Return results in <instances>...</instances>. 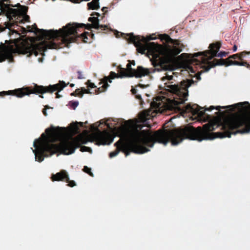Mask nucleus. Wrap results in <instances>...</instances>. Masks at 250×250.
<instances>
[{
  "instance_id": "34",
  "label": "nucleus",
  "mask_w": 250,
  "mask_h": 250,
  "mask_svg": "<svg viewBox=\"0 0 250 250\" xmlns=\"http://www.w3.org/2000/svg\"><path fill=\"white\" fill-rule=\"evenodd\" d=\"M79 102L78 101H74L71 102V104H70V106L72 107L73 109H76L77 106H78Z\"/></svg>"
},
{
  "instance_id": "41",
  "label": "nucleus",
  "mask_w": 250,
  "mask_h": 250,
  "mask_svg": "<svg viewBox=\"0 0 250 250\" xmlns=\"http://www.w3.org/2000/svg\"><path fill=\"white\" fill-rule=\"evenodd\" d=\"M237 46L236 45H234V46H233V48H232V50H233V52H235L237 51Z\"/></svg>"
},
{
  "instance_id": "31",
  "label": "nucleus",
  "mask_w": 250,
  "mask_h": 250,
  "mask_svg": "<svg viewBox=\"0 0 250 250\" xmlns=\"http://www.w3.org/2000/svg\"><path fill=\"white\" fill-rule=\"evenodd\" d=\"M86 84L87 85V87H89V88H91L96 87L95 84L94 83H92L90 82L89 80L87 81V82H86Z\"/></svg>"
},
{
  "instance_id": "6",
  "label": "nucleus",
  "mask_w": 250,
  "mask_h": 250,
  "mask_svg": "<svg viewBox=\"0 0 250 250\" xmlns=\"http://www.w3.org/2000/svg\"><path fill=\"white\" fill-rule=\"evenodd\" d=\"M10 0H0V16H5L8 21L4 23V28L9 30L14 28L18 23L29 21V16L27 15L28 7L18 3L15 5L10 4Z\"/></svg>"
},
{
  "instance_id": "27",
  "label": "nucleus",
  "mask_w": 250,
  "mask_h": 250,
  "mask_svg": "<svg viewBox=\"0 0 250 250\" xmlns=\"http://www.w3.org/2000/svg\"><path fill=\"white\" fill-rule=\"evenodd\" d=\"M150 73V72L147 69L143 68L142 67L141 68V76H146L148 75V74Z\"/></svg>"
},
{
  "instance_id": "39",
  "label": "nucleus",
  "mask_w": 250,
  "mask_h": 250,
  "mask_svg": "<svg viewBox=\"0 0 250 250\" xmlns=\"http://www.w3.org/2000/svg\"><path fill=\"white\" fill-rule=\"evenodd\" d=\"M91 16H97L98 17H99L100 16V14L97 12H93V13L91 14Z\"/></svg>"
},
{
  "instance_id": "2",
  "label": "nucleus",
  "mask_w": 250,
  "mask_h": 250,
  "mask_svg": "<svg viewBox=\"0 0 250 250\" xmlns=\"http://www.w3.org/2000/svg\"><path fill=\"white\" fill-rule=\"evenodd\" d=\"M193 83V80L189 79L181 82L179 85L173 84V82L166 83H165V89L174 94V99H170L165 97H157L156 101L151 103L150 105L155 109V110L159 112H163L166 108L171 110L176 109L184 113H191L192 115L198 117V119L206 121V117L207 120L210 118L209 115L205 113L206 111H211L213 109L220 111V109L231 108L233 106L241 109L243 107V105L249 104L248 102H244L237 103L233 105L217 106L216 107L211 105L209 107L205 108L203 110L202 109L204 108L198 106L196 104L192 105L189 104L181 108L179 106L180 104H184L187 101L188 88Z\"/></svg>"
},
{
  "instance_id": "5",
  "label": "nucleus",
  "mask_w": 250,
  "mask_h": 250,
  "mask_svg": "<svg viewBox=\"0 0 250 250\" xmlns=\"http://www.w3.org/2000/svg\"><path fill=\"white\" fill-rule=\"evenodd\" d=\"M137 119L126 121L125 134L120 144V151L125 156L130 152L140 154V112L138 113Z\"/></svg>"
},
{
  "instance_id": "10",
  "label": "nucleus",
  "mask_w": 250,
  "mask_h": 250,
  "mask_svg": "<svg viewBox=\"0 0 250 250\" xmlns=\"http://www.w3.org/2000/svg\"><path fill=\"white\" fill-rule=\"evenodd\" d=\"M69 24H72V26L75 27L76 33L68 35L66 40H62V42L64 43H70L75 42H76L77 39L78 38L82 39L83 42H87V36H90L92 38L94 37L93 34L91 35L87 32H85L84 33L79 35L77 31L79 30V28L85 27V29L88 30H90L92 28H95L97 30H101V31L107 30L108 29L107 26L105 25H100L95 23H87V24H85L84 23L78 24L76 23H69Z\"/></svg>"
},
{
  "instance_id": "7",
  "label": "nucleus",
  "mask_w": 250,
  "mask_h": 250,
  "mask_svg": "<svg viewBox=\"0 0 250 250\" xmlns=\"http://www.w3.org/2000/svg\"><path fill=\"white\" fill-rule=\"evenodd\" d=\"M27 28L28 31L34 32L36 34H39L42 39L49 40L42 42V45L43 51H45L48 49L57 48L59 45L54 42L55 40L61 38L62 40H65L68 35L76 33L75 30L76 28L74 26H72L71 24H67L66 26H63L62 28L58 30L40 29L37 28V24L35 23L31 27L28 26Z\"/></svg>"
},
{
  "instance_id": "21",
  "label": "nucleus",
  "mask_w": 250,
  "mask_h": 250,
  "mask_svg": "<svg viewBox=\"0 0 250 250\" xmlns=\"http://www.w3.org/2000/svg\"><path fill=\"white\" fill-rule=\"evenodd\" d=\"M88 21L91 22L92 24L95 23L96 25L99 24V19L98 17H89L88 18Z\"/></svg>"
},
{
  "instance_id": "20",
  "label": "nucleus",
  "mask_w": 250,
  "mask_h": 250,
  "mask_svg": "<svg viewBox=\"0 0 250 250\" xmlns=\"http://www.w3.org/2000/svg\"><path fill=\"white\" fill-rule=\"evenodd\" d=\"M120 143H121V139H120L119 140H118L117 142H116L115 143L114 146L117 148H116V149L115 151H113V152L109 153V157H110V158L114 157L116 156V155H117L118 154V153L120 152Z\"/></svg>"
},
{
  "instance_id": "36",
  "label": "nucleus",
  "mask_w": 250,
  "mask_h": 250,
  "mask_svg": "<svg viewBox=\"0 0 250 250\" xmlns=\"http://www.w3.org/2000/svg\"><path fill=\"white\" fill-rule=\"evenodd\" d=\"M49 108V107L48 105H45V108L43 109V110H42V112H43V114L45 116H47V113L46 112V109Z\"/></svg>"
},
{
  "instance_id": "30",
  "label": "nucleus",
  "mask_w": 250,
  "mask_h": 250,
  "mask_svg": "<svg viewBox=\"0 0 250 250\" xmlns=\"http://www.w3.org/2000/svg\"><path fill=\"white\" fill-rule=\"evenodd\" d=\"M54 0H52V1H54ZM65 0L69 1L74 3H79L83 1H88L89 0Z\"/></svg>"
},
{
  "instance_id": "4",
  "label": "nucleus",
  "mask_w": 250,
  "mask_h": 250,
  "mask_svg": "<svg viewBox=\"0 0 250 250\" xmlns=\"http://www.w3.org/2000/svg\"><path fill=\"white\" fill-rule=\"evenodd\" d=\"M87 142V139L82 135L71 140L65 139L61 141L59 144L43 142L38 139L33 143L35 149L33 150V152L35 153V160L41 162L43 161L44 157L50 156L57 152L63 155L72 154L81 145L86 144Z\"/></svg>"
},
{
  "instance_id": "32",
  "label": "nucleus",
  "mask_w": 250,
  "mask_h": 250,
  "mask_svg": "<svg viewBox=\"0 0 250 250\" xmlns=\"http://www.w3.org/2000/svg\"><path fill=\"white\" fill-rule=\"evenodd\" d=\"M79 147L81 148L80 150L82 152L89 151V150L90 149V147H87L84 146H80V147Z\"/></svg>"
},
{
  "instance_id": "17",
  "label": "nucleus",
  "mask_w": 250,
  "mask_h": 250,
  "mask_svg": "<svg viewBox=\"0 0 250 250\" xmlns=\"http://www.w3.org/2000/svg\"><path fill=\"white\" fill-rule=\"evenodd\" d=\"M69 176L67 171L65 170H62L59 172H57L55 174L52 175L51 180L52 181H68Z\"/></svg>"
},
{
  "instance_id": "48",
  "label": "nucleus",
  "mask_w": 250,
  "mask_h": 250,
  "mask_svg": "<svg viewBox=\"0 0 250 250\" xmlns=\"http://www.w3.org/2000/svg\"><path fill=\"white\" fill-rule=\"evenodd\" d=\"M141 102H142V104H143L144 102L143 100L141 101Z\"/></svg>"
},
{
  "instance_id": "8",
  "label": "nucleus",
  "mask_w": 250,
  "mask_h": 250,
  "mask_svg": "<svg viewBox=\"0 0 250 250\" xmlns=\"http://www.w3.org/2000/svg\"><path fill=\"white\" fill-rule=\"evenodd\" d=\"M69 84V83H66L65 82L61 81H60L58 83L54 85H50L47 86L35 84L33 86L25 87L21 88H17L15 90L0 92V96H5L7 95H12L16 96L18 98H21L25 96H29L31 94H41L39 96L40 97L43 98V96L42 95V94L45 93L51 94L57 91L58 92L56 93V98L59 99L61 98L62 96L59 94L58 92L62 91Z\"/></svg>"
},
{
  "instance_id": "28",
  "label": "nucleus",
  "mask_w": 250,
  "mask_h": 250,
  "mask_svg": "<svg viewBox=\"0 0 250 250\" xmlns=\"http://www.w3.org/2000/svg\"><path fill=\"white\" fill-rule=\"evenodd\" d=\"M66 183H68L67 185V186H69L70 187H74L76 186V184L74 181L73 180H70L69 178V180L68 181H65Z\"/></svg>"
},
{
  "instance_id": "29",
  "label": "nucleus",
  "mask_w": 250,
  "mask_h": 250,
  "mask_svg": "<svg viewBox=\"0 0 250 250\" xmlns=\"http://www.w3.org/2000/svg\"><path fill=\"white\" fill-rule=\"evenodd\" d=\"M91 169L86 166L84 167V168H83V171H84V172L88 173V175L91 176H93V174L91 172Z\"/></svg>"
},
{
  "instance_id": "22",
  "label": "nucleus",
  "mask_w": 250,
  "mask_h": 250,
  "mask_svg": "<svg viewBox=\"0 0 250 250\" xmlns=\"http://www.w3.org/2000/svg\"><path fill=\"white\" fill-rule=\"evenodd\" d=\"M80 93H79V97H83V94H90V92L89 89H87L84 87L81 88Z\"/></svg>"
},
{
  "instance_id": "44",
  "label": "nucleus",
  "mask_w": 250,
  "mask_h": 250,
  "mask_svg": "<svg viewBox=\"0 0 250 250\" xmlns=\"http://www.w3.org/2000/svg\"><path fill=\"white\" fill-rule=\"evenodd\" d=\"M74 86V83H70V87H73Z\"/></svg>"
},
{
  "instance_id": "1",
  "label": "nucleus",
  "mask_w": 250,
  "mask_h": 250,
  "mask_svg": "<svg viewBox=\"0 0 250 250\" xmlns=\"http://www.w3.org/2000/svg\"><path fill=\"white\" fill-rule=\"evenodd\" d=\"M146 111L141 112V153L150 150L154 144L158 143L164 145L171 142L172 146H176L184 139L202 141L205 139L215 138H230L237 133L243 134L250 131V114L238 115L223 122L218 117L204 125L196 128L187 125L185 127L174 129H159L154 132L150 130L151 123L147 115L146 119Z\"/></svg>"
},
{
  "instance_id": "38",
  "label": "nucleus",
  "mask_w": 250,
  "mask_h": 250,
  "mask_svg": "<svg viewBox=\"0 0 250 250\" xmlns=\"http://www.w3.org/2000/svg\"><path fill=\"white\" fill-rule=\"evenodd\" d=\"M78 79H83V75H82L81 72L78 71Z\"/></svg>"
},
{
  "instance_id": "33",
  "label": "nucleus",
  "mask_w": 250,
  "mask_h": 250,
  "mask_svg": "<svg viewBox=\"0 0 250 250\" xmlns=\"http://www.w3.org/2000/svg\"><path fill=\"white\" fill-rule=\"evenodd\" d=\"M79 93H80V89L78 88L75 90V91L73 92V93L70 94V96H79Z\"/></svg>"
},
{
  "instance_id": "23",
  "label": "nucleus",
  "mask_w": 250,
  "mask_h": 250,
  "mask_svg": "<svg viewBox=\"0 0 250 250\" xmlns=\"http://www.w3.org/2000/svg\"><path fill=\"white\" fill-rule=\"evenodd\" d=\"M237 54L239 55V60L243 61V57L244 56L250 54V51H242L241 53H237Z\"/></svg>"
},
{
  "instance_id": "15",
  "label": "nucleus",
  "mask_w": 250,
  "mask_h": 250,
  "mask_svg": "<svg viewBox=\"0 0 250 250\" xmlns=\"http://www.w3.org/2000/svg\"><path fill=\"white\" fill-rule=\"evenodd\" d=\"M118 72H119V73L121 74L123 76L140 78V66H138L137 69H135L131 67L130 63H127L126 68H123L121 66H118Z\"/></svg>"
},
{
  "instance_id": "19",
  "label": "nucleus",
  "mask_w": 250,
  "mask_h": 250,
  "mask_svg": "<svg viewBox=\"0 0 250 250\" xmlns=\"http://www.w3.org/2000/svg\"><path fill=\"white\" fill-rule=\"evenodd\" d=\"M87 6L89 10H98L100 7L99 0H93L87 3Z\"/></svg>"
},
{
  "instance_id": "26",
  "label": "nucleus",
  "mask_w": 250,
  "mask_h": 250,
  "mask_svg": "<svg viewBox=\"0 0 250 250\" xmlns=\"http://www.w3.org/2000/svg\"><path fill=\"white\" fill-rule=\"evenodd\" d=\"M131 92L134 95H135V98L139 99V104H140V95L139 94H137V89L135 88H133L131 89Z\"/></svg>"
},
{
  "instance_id": "50",
  "label": "nucleus",
  "mask_w": 250,
  "mask_h": 250,
  "mask_svg": "<svg viewBox=\"0 0 250 250\" xmlns=\"http://www.w3.org/2000/svg\"><path fill=\"white\" fill-rule=\"evenodd\" d=\"M0 97H1L0 95Z\"/></svg>"
},
{
  "instance_id": "46",
  "label": "nucleus",
  "mask_w": 250,
  "mask_h": 250,
  "mask_svg": "<svg viewBox=\"0 0 250 250\" xmlns=\"http://www.w3.org/2000/svg\"><path fill=\"white\" fill-rule=\"evenodd\" d=\"M118 34H119V32H118V33H117V35H116V37H117V38L119 37V36H118Z\"/></svg>"
},
{
  "instance_id": "18",
  "label": "nucleus",
  "mask_w": 250,
  "mask_h": 250,
  "mask_svg": "<svg viewBox=\"0 0 250 250\" xmlns=\"http://www.w3.org/2000/svg\"><path fill=\"white\" fill-rule=\"evenodd\" d=\"M62 129L63 128L61 127H54L52 126L46 129L45 132L51 137L57 138L61 135Z\"/></svg>"
},
{
  "instance_id": "11",
  "label": "nucleus",
  "mask_w": 250,
  "mask_h": 250,
  "mask_svg": "<svg viewBox=\"0 0 250 250\" xmlns=\"http://www.w3.org/2000/svg\"><path fill=\"white\" fill-rule=\"evenodd\" d=\"M221 46V43L220 42L212 43L209 45V48H210V50L194 53L193 56L197 57L198 56H202L201 62L202 63H207V65H208V62H209V61L211 60L213 58L226 57L228 54V53L226 51H221L220 52V53H217Z\"/></svg>"
},
{
  "instance_id": "9",
  "label": "nucleus",
  "mask_w": 250,
  "mask_h": 250,
  "mask_svg": "<svg viewBox=\"0 0 250 250\" xmlns=\"http://www.w3.org/2000/svg\"><path fill=\"white\" fill-rule=\"evenodd\" d=\"M2 51H0V62H4L6 60L10 62L13 61V56L17 55H27L28 57L38 54L37 47L35 45L30 43H21L20 44L4 45L0 46Z\"/></svg>"
},
{
  "instance_id": "35",
  "label": "nucleus",
  "mask_w": 250,
  "mask_h": 250,
  "mask_svg": "<svg viewBox=\"0 0 250 250\" xmlns=\"http://www.w3.org/2000/svg\"><path fill=\"white\" fill-rule=\"evenodd\" d=\"M227 59H229V60H230V59H239V55L237 54V53H236L235 54L230 55L229 57H228Z\"/></svg>"
},
{
  "instance_id": "43",
  "label": "nucleus",
  "mask_w": 250,
  "mask_h": 250,
  "mask_svg": "<svg viewBox=\"0 0 250 250\" xmlns=\"http://www.w3.org/2000/svg\"><path fill=\"white\" fill-rule=\"evenodd\" d=\"M141 87H142V88H145L146 87V85H144L143 84H142Z\"/></svg>"
},
{
  "instance_id": "37",
  "label": "nucleus",
  "mask_w": 250,
  "mask_h": 250,
  "mask_svg": "<svg viewBox=\"0 0 250 250\" xmlns=\"http://www.w3.org/2000/svg\"><path fill=\"white\" fill-rule=\"evenodd\" d=\"M173 77L172 76H167V77H164L162 78V80H165L166 79H167L168 81H171L172 80Z\"/></svg>"
},
{
  "instance_id": "12",
  "label": "nucleus",
  "mask_w": 250,
  "mask_h": 250,
  "mask_svg": "<svg viewBox=\"0 0 250 250\" xmlns=\"http://www.w3.org/2000/svg\"><path fill=\"white\" fill-rule=\"evenodd\" d=\"M216 65H225L226 66H229V65H239L244 66L250 69V65L248 64L246 62L241 61L238 62L237 61H232L231 60H229V59H214L213 61L209 62L208 64L204 66V69L206 71H208Z\"/></svg>"
},
{
  "instance_id": "3",
  "label": "nucleus",
  "mask_w": 250,
  "mask_h": 250,
  "mask_svg": "<svg viewBox=\"0 0 250 250\" xmlns=\"http://www.w3.org/2000/svg\"><path fill=\"white\" fill-rule=\"evenodd\" d=\"M159 39L164 45L150 42L146 47L142 43L141 54H147L152 65L158 70H170L172 66L170 62L173 58L182 51V44L178 40L172 39L167 34L159 35Z\"/></svg>"
},
{
  "instance_id": "49",
  "label": "nucleus",
  "mask_w": 250,
  "mask_h": 250,
  "mask_svg": "<svg viewBox=\"0 0 250 250\" xmlns=\"http://www.w3.org/2000/svg\"><path fill=\"white\" fill-rule=\"evenodd\" d=\"M231 109V110H232V111L234 110V108H231V109Z\"/></svg>"
},
{
  "instance_id": "45",
  "label": "nucleus",
  "mask_w": 250,
  "mask_h": 250,
  "mask_svg": "<svg viewBox=\"0 0 250 250\" xmlns=\"http://www.w3.org/2000/svg\"><path fill=\"white\" fill-rule=\"evenodd\" d=\"M220 114V112H219V111L215 112V114Z\"/></svg>"
},
{
  "instance_id": "24",
  "label": "nucleus",
  "mask_w": 250,
  "mask_h": 250,
  "mask_svg": "<svg viewBox=\"0 0 250 250\" xmlns=\"http://www.w3.org/2000/svg\"><path fill=\"white\" fill-rule=\"evenodd\" d=\"M154 36V35L150 36L148 37L147 39L144 38V36H142V37H141L142 42H145L146 41H149L150 40H154L156 39V38L153 37Z\"/></svg>"
},
{
  "instance_id": "16",
  "label": "nucleus",
  "mask_w": 250,
  "mask_h": 250,
  "mask_svg": "<svg viewBox=\"0 0 250 250\" xmlns=\"http://www.w3.org/2000/svg\"><path fill=\"white\" fill-rule=\"evenodd\" d=\"M121 37L126 40L128 43H132L136 47L137 52L140 54V36H135L133 33H120Z\"/></svg>"
},
{
  "instance_id": "40",
  "label": "nucleus",
  "mask_w": 250,
  "mask_h": 250,
  "mask_svg": "<svg viewBox=\"0 0 250 250\" xmlns=\"http://www.w3.org/2000/svg\"><path fill=\"white\" fill-rule=\"evenodd\" d=\"M128 64H130L131 65H135V61L132 60V61H128Z\"/></svg>"
},
{
  "instance_id": "13",
  "label": "nucleus",
  "mask_w": 250,
  "mask_h": 250,
  "mask_svg": "<svg viewBox=\"0 0 250 250\" xmlns=\"http://www.w3.org/2000/svg\"><path fill=\"white\" fill-rule=\"evenodd\" d=\"M122 77H126L125 76H122L120 73H115V72L111 71L109 73V75L108 76H105L103 79H102V82L99 83V84L101 85L103 84L102 86L98 88L97 89L95 90L96 94H98L101 92H103L105 91L109 86L107 83H111L112 82V80L117 78H122Z\"/></svg>"
},
{
  "instance_id": "42",
  "label": "nucleus",
  "mask_w": 250,
  "mask_h": 250,
  "mask_svg": "<svg viewBox=\"0 0 250 250\" xmlns=\"http://www.w3.org/2000/svg\"><path fill=\"white\" fill-rule=\"evenodd\" d=\"M106 7H103V8H102V11H103V12H107V11L106 10Z\"/></svg>"
},
{
  "instance_id": "47",
  "label": "nucleus",
  "mask_w": 250,
  "mask_h": 250,
  "mask_svg": "<svg viewBox=\"0 0 250 250\" xmlns=\"http://www.w3.org/2000/svg\"><path fill=\"white\" fill-rule=\"evenodd\" d=\"M137 86H139V87H140V83L138 84H137Z\"/></svg>"
},
{
  "instance_id": "25",
  "label": "nucleus",
  "mask_w": 250,
  "mask_h": 250,
  "mask_svg": "<svg viewBox=\"0 0 250 250\" xmlns=\"http://www.w3.org/2000/svg\"><path fill=\"white\" fill-rule=\"evenodd\" d=\"M78 125H80L81 126H83V122H76V123L72 124V127H73V129L75 131H78L79 130V126Z\"/></svg>"
},
{
  "instance_id": "14",
  "label": "nucleus",
  "mask_w": 250,
  "mask_h": 250,
  "mask_svg": "<svg viewBox=\"0 0 250 250\" xmlns=\"http://www.w3.org/2000/svg\"><path fill=\"white\" fill-rule=\"evenodd\" d=\"M94 138L98 145H110L113 141V137L106 130L103 132L98 130V133L94 135Z\"/></svg>"
}]
</instances>
